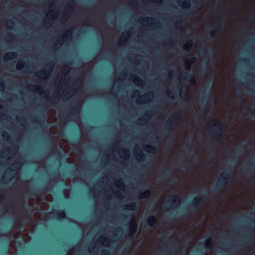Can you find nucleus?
Here are the masks:
<instances>
[{
    "label": "nucleus",
    "mask_w": 255,
    "mask_h": 255,
    "mask_svg": "<svg viewBox=\"0 0 255 255\" xmlns=\"http://www.w3.org/2000/svg\"><path fill=\"white\" fill-rule=\"evenodd\" d=\"M229 181V172H224L218 178L215 185L211 190V193L216 194L218 192L225 189Z\"/></svg>",
    "instance_id": "nucleus-1"
},
{
    "label": "nucleus",
    "mask_w": 255,
    "mask_h": 255,
    "mask_svg": "<svg viewBox=\"0 0 255 255\" xmlns=\"http://www.w3.org/2000/svg\"><path fill=\"white\" fill-rule=\"evenodd\" d=\"M209 130L211 133L212 140L216 145L218 144L222 138L223 128L220 124H217L210 128Z\"/></svg>",
    "instance_id": "nucleus-2"
},
{
    "label": "nucleus",
    "mask_w": 255,
    "mask_h": 255,
    "mask_svg": "<svg viewBox=\"0 0 255 255\" xmlns=\"http://www.w3.org/2000/svg\"><path fill=\"white\" fill-rule=\"evenodd\" d=\"M213 81H209L202 90V96L201 101L208 104L209 102V97L212 94V90L213 87Z\"/></svg>",
    "instance_id": "nucleus-3"
},
{
    "label": "nucleus",
    "mask_w": 255,
    "mask_h": 255,
    "mask_svg": "<svg viewBox=\"0 0 255 255\" xmlns=\"http://www.w3.org/2000/svg\"><path fill=\"white\" fill-rule=\"evenodd\" d=\"M150 208L151 214L154 215H151L148 217L146 220V225L149 228H153L155 224L157 223V218L156 217L157 213L155 211V204H154L153 206L149 207Z\"/></svg>",
    "instance_id": "nucleus-4"
},
{
    "label": "nucleus",
    "mask_w": 255,
    "mask_h": 255,
    "mask_svg": "<svg viewBox=\"0 0 255 255\" xmlns=\"http://www.w3.org/2000/svg\"><path fill=\"white\" fill-rule=\"evenodd\" d=\"M180 201V197L178 195L172 194L168 197V200L166 201L167 204L163 206L166 210L173 209L177 206L174 203Z\"/></svg>",
    "instance_id": "nucleus-5"
},
{
    "label": "nucleus",
    "mask_w": 255,
    "mask_h": 255,
    "mask_svg": "<svg viewBox=\"0 0 255 255\" xmlns=\"http://www.w3.org/2000/svg\"><path fill=\"white\" fill-rule=\"evenodd\" d=\"M207 193V191L204 190L203 193H200L199 196L195 197L190 204L189 209L192 211L197 210L202 205V197Z\"/></svg>",
    "instance_id": "nucleus-6"
},
{
    "label": "nucleus",
    "mask_w": 255,
    "mask_h": 255,
    "mask_svg": "<svg viewBox=\"0 0 255 255\" xmlns=\"http://www.w3.org/2000/svg\"><path fill=\"white\" fill-rule=\"evenodd\" d=\"M174 120H175V116L172 115L171 116H170V117L168 119V121L166 123V125H165V126L164 128V130L166 133H169L170 131V130H171V129L172 128V126L173 125V122H174Z\"/></svg>",
    "instance_id": "nucleus-7"
},
{
    "label": "nucleus",
    "mask_w": 255,
    "mask_h": 255,
    "mask_svg": "<svg viewBox=\"0 0 255 255\" xmlns=\"http://www.w3.org/2000/svg\"><path fill=\"white\" fill-rule=\"evenodd\" d=\"M151 195V191L148 189L145 190L144 191L140 192L137 193V196L140 199H143L147 198Z\"/></svg>",
    "instance_id": "nucleus-8"
},
{
    "label": "nucleus",
    "mask_w": 255,
    "mask_h": 255,
    "mask_svg": "<svg viewBox=\"0 0 255 255\" xmlns=\"http://www.w3.org/2000/svg\"><path fill=\"white\" fill-rule=\"evenodd\" d=\"M151 195V191L148 189L145 190L144 191L140 192L137 193V196L140 199H143L147 198Z\"/></svg>",
    "instance_id": "nucleus-9"
},
{
    "label": "nucleus",
    "mask_w": 255,
    "mask_h": 255,
    "mask_svg": "<svg viewBox=\"0 0 255 255\" xmlns=\"http://www.w3.org/2000/svg\"><path fill=\"white\" fill-rule=\"evenodd\" d=\"M193 44L192 40L191 39H188L183 46V50L186 52L189 51L193 47Z\"/></svg>",
    "instance_id": "nucleus-10"
},
{
    "label": "nucleus",
    "mask_w": 255,
    "mask_h": 255,
    "mask_svg": "<svg viewBox=\"0 0 255 255\" xmlns=\"http://www.w3.org/2000/svg\"><path fill=\"white\" fill-rule=\"evenodd\" d=\"M144 149L146 151L152 153H156L157 151V148L156 147L150 144L145 145L144 146Z\"/></svg>",
    "instance_id": "nucleus-11"
},
{
    "label": "nucleus",
    "mask_w": 255,
    "mask_h": 255,
    "mask_svg": "<svg viewBox=\"0 0 255 255\" xmlns=\"http://www.w3.org/2000/svg\"><path fill=\"white\" fill-rule=\"evenodd\" d=\"M50 71L47 70H44L37 73L36 76L42 78H45L50 74Z\"/></svg>",
    "instance_id": "nucleus-12"
},
{
    "label": "nucleus",
    "mask_w": 255,
    "mask_h": 255,
    "mask_svg": "<svg viewBox=\"0 0 255 255\" xmlns=\"http://www.w3.org/2000/svg\"><path fill=\"white\" fill-rule=\"evenodd\" d=\"M16 56L17 54L15 52L11 51L5 54L4 59L6 60L7 59H14L16 58Z\"/></svg>",
    "instance_id": "nucleus-13"
},
{
    "label": "nucleus",
    "mask_w": 255,
    "mask_h": 255,
    "mask_svg": "<svg viewBox=\"0 0 255 255\" xmlns=\"http://www.w3.org/2000/svg\"><path fill=\"white\" fill-rule=\"evenodd\" d=\"M136 203L132 202L126 205L125 209L129 210H133L135 209Z\"/></svg>",
    "instance_id": "nucleus-14"
},
{
    "label": "nucleus",
    "mask_w": 255,
    "mask_h": 255,
    "mask_svg": "<svg viewBox=\"0 0 255 255\" xmlns=\"http://www.w3.org/2000/svg\"><path fill=\"white\" fill-rule=\"evenodd\" d=\"M218 26L216 28H214L210 32L209 34L211 38H216L217 37L218 33Z\"/></svg>",
    "instance_id": "nucleus-15"
},
{
    "label": "nucleus",
    "mask_w": 255,
    "mask_h": 255,
    "mask_svg": "<svg viewBox=\"0 0 255 255\" xmlns=\"http://www.w3.org/2000/svg\"><path fill=\"white\" fill-rule=\"evenodd\" d=\"M57 218L59 219H63L66 218V213L64 210L60 211L57 215Z\"/></svg>",
    "instance_id": "nucleus-16"
},
{
    "label": "nucleus",
    "mask_w": 255,
    "mask_h": 255,
    "mask_svg": "<svg viewBox=\"0 0 255 255\" xmlns=\"http://www.w3.org/2000/svg\"><path fill=\"white\" fill-rule=\"evenodd\" d=\"M192 78V74L190 73H184V78L183 82L185 81H189Z\"/></svg>",
    "instance_id": "nucleus-17"
},
{
    "label": "nucleus",
    "mask_w": 255,
    "mask_h": 255,
    "mask_svg": "<svg viewBox=\"0 0 255 255\" xmlns=\"http://www.w3.org/2000/svg\"><path fill=\"white\" fill-rule=\"evenodd\" d=\"M205 246L207 248L209 249L210 250L212 249V243L210 239H208L207 240H206Z\"/></svg>",
    "instance_id": "nucleus-18"
},
{
    "label": "nucleus",
    "mask_w": 255,
    "mask_h": 255,
    "mask_svg": "<svg viewBox=\"0 0 255 255\" xmlns=\"http://www.w3.org/2000/svg\"><path fill=\"white\" fill-rule=\"evenodd\" d=\"M42 188L40 187V188H37L30 189L29 191L32 195H34L37 192H41L42 191Z\"/></svg>",
    "instance_id": "nucleus-19"
},
{
    "label": "nucleus",
    "mask_w": 255,
    "mask_h": 255,
    "mask_svg": "<svg viewBox=\"0 0 255 255\" xmlns=\"http://www.w3.org/2000/svg\"><path fill=\"white\" fill-rule=\"evenodd\" d=\"M161 175H164L167 177H171L172 176V173L170 170L167 169L163 173H161Z\"/></svg>",
    "instance_id": "nucleus-20"
},
{
    "label": "nucleus",
    "mask_w": 255,
    "mask_h": 255,
    "mask_svg": "<svg viewBox=\"0 0 255 255\" xmlns=\"http://www.w3.org/2000/svg\"><path fill=\"white\" fill-rule=\"evenodd\" d=\"M45 116H43L42 115H40L39 116H36V117H33V118L34 119H35L36 120H37V121H41V122H45Z\"/></svg>",
    "instance_id": "nucleus-21"
},
{
    "label": "nucleus",
    "mask_w": 255,
    "mask_h": 255,
    "mask_svg": "<svg viewBox=\"0 0 255 255\" xmlns=\"http://www.w3.org/2000/svg\"><path fill=\"white\" fill-rule=\"evenodd\" d=\"M180 3L183 4L185 7H187L190 4L189 0H179Z\"/></svg>",
    "instance_id": "nucleus-22"
},
{
    "label": "nucleus",
    "mask_w": 255,
    "mask_h": 255,
    "mask_svg": "<svg viewBox=\"0 0 255 255\" xmlns=\"http://www.w3.org/2000/svg\"><path fill=\"white\" fill-rule=\"evenodd\" d=\"M133 80L135 83H140L142 82L141 80L136 75H133Z\"/></svg>",
    "instance_id": "nucleus-23"
},
{
    "label": "nucleus",
    "mask_w": 255,
    "mask_h": 255,
    "mask_svg": "<svg viewBox=\"0 0 255 255\" xmlns=\"http://www.w3.org/2000/svg\"><path fill=\"white\" fill-rule=\"evenodd\" d=\"M185 24V23L184 22V21H183L182 20H180L176 22L175 25L176 27H179L182 26Z\"/></svg>",
    "instance_id": "nucleus-24"
},
{
    "label": "nucleus",
    "mask_w": 255,
    "mask_h": 255,
    "mask_svg": "<svg viewBox=\"0 0 255 255\" xmlns=\"http://www.w3.org/2000/svg\"><path fill=\"white\" fill-rule=\"evenodd\" d=\"M6 24L7 25L9 26V28H10L11 27H12L14 25V21L11 19H8L6 21Z\"/></svg>",
    "instance_id": "nucleus-25"
},
{
    "label": "nucleus",
    "mask_w": 255,
    "mask_h": 255,
    "mask_svg": "<svg viewBox=\"0 0 255 255\" xmlns=\"http://www.w3.org/2000/svg\"><path fill=\"white\" fill-rule=\"evenodd\" d=\"M101 241L106 245L109 244V240L104 237H102L101 238Z\"/></svg>",
    "instance_id": "nucleus-26"
},
{
    "label": "nucleus",
    "mask_w": 255,
    "mask_h": 255,
    "mask_svg": "<svg viewBox=\"0 0 255 255\" xmlns=\"http://www.w3.org/2000/svg\"><path fill=\"white\" fill-rule=\"evenodd\" d=\"M129 217L131 219V224H133L134 226H135V221L134 218V214L133 213L129 214Z\"/></svg>",
    "instance_id": "nucleus-27"
},
{
    "label": "nucleus",
    "mask_w": 255,
    "mask_h": 255,
    "mask_svg": "<svg viewBox=\"0 0 255 255\" xmlns=\"http://www.w3.org/2000/svg\"><path fill=\"white\" fill-rule=\"evenodd\" d=\"M25 63L23 61H20L18 62V65H17V68L18 70L21 69L22 67L24 66Z\"/></svg>",
    "instance_id": "nucleus-28"
},
{
    "label": "nucleus",
    "mask_w": 255,
    "mask_h": 255,
    "mask_svg": "<svg viewBox=\"0 0 255 255\" xmlns=\"http://www.w3.org/2000/svg\"><path fill=\"white\" fill-rule=\"evenodd\" d=\"M5 88L4 82L2 79H0V90H3Z\"/></svg>",
    "instance_id": "nucleus-29"
},
{
    "label": "nucleus",
    "mask_w": 255,
    "mask_h": 255,
    "mask_svg": "<svg viewBox=\"0 0 255 255\" xmlns=\"http://www.w3.org/2000/svg\"><path fill=\"white\" fill-rule=\"evenodd\" d=\"M209 116V111L208 109H204V117L205 119H207Z\"/></svg>",
    "instance_id": "nucleus-30"
},
{
    "label": "nucleus",
    "mask_w": 255,
    "mask_h": 255,
    "mask_svg": "<svg viewBox=\"0 0 255 255\" xmlns=\"http://www.w3.org/2000/svg\"><path fill=\"white\" fill-rule=\"evenodd\" d=\"M117 183L119 184V187H124L125 186L124 182L122 179H121L118 180Z\"/></svg>",
    "instance_id": "nucleus-31"
},
{
    "label": "nucleus",
    "mask_w": 255,
    "mask_h": 255,
    "mask_svg": "<svg viewBox=\"0 0 255 255\" xmlns=\"http://www.w3.org/2000/svg\"><path fill=\"white\" fill-rule=\"evenodd\" d=\"M184 61H185V64L188 66V70H190L191 69V67H190V63L189 61V60L186 58H184Z\"/></svg>",
    "instance_id": "nucleus-32"
},
{
    "label": "nucleus",
    "mask_w": 255,
    "mask_h": 255,
    "mask_svg": "<svg viewBox=\"0 0 255 255\" xmlns=\"http://www.w3.org/2000/svg\"><path fill=\"white\" fill-rule=\"evenodd\" d=\"M187 95V92L186 88H182L181 91V96H185Z\"/></svg>",
    "instance_id": "nucleus-33"
},
{
    "label": "nucleus",
    "mask_w": 255,
    "mask_h": 255,
    "mask_svg": "<svg viewBox=\"0 0 255 255\" xmlns=\"http://www.w3.org/2000/svg\"><path fill=\"white\" fill-rule=\"evenodd\" d=\"M123 153L126 157H128L129 156L130 152L129 150L127 149H123Z\"/></svg>",
    "instance_id": "nucleus-34"
},
{
    "label": "nucleus",
    "mask_w": 255,
    "mask_h": 255,
    "mask_svg": "<svg viewBox=\"0 0 255 255\" xmlns=\"http://www.w3.org/2000/svg\"><path fill=\"white\" fill-rule=\"evenodd\" d=\"M137 156L139 157L140 160L143 161L144 160V156L143 155L142 152H140L139 154L136 153Z\"/></svg>",
    "instance_id": "nucleus-35"
},
{
    "label": "nucleus",
    "mask_w": 255,
    "mask_h": 255,
    "mask_svg": "<svg viewBox=\"0 0 255 255\" xmlns=\"http://www.w3.org/2000/svg\"><path fill=\"white\" fill-rule=\"evenodd\" d=\"M17 164L18 163H14L12 165V169L10 170L11 171H14L16 170H17L18 168V167L17 166Z\"/></svg>",
    "instance_id": "nucleus-36"
},
{
    "label": "nucleus",
    "mask_w": 255,
    "mask_h": 255,
    "mask_svg": "<svg viewBox=\"0 0 255 255\" xmlns=\"http://www.w3.org/2000/svg\"><path fill=\"white\" fill-rule=\"evenodd\" d=\"M146 116H148V114H145L144 117H143L141 119H139V121L140 122V123H145L146 122V120L145 119V117Z\"/></svg>",
    "instance_id": "nucleus-37"
},
{
    "label": "nucleus",
    "mask_w": 255,
    "mask_h": 255,
    "mask_svg": "<svg viewBox=\"0 0 255 255\" xmlns=\"http://www.w3.org/2000/svg\"><path fill=\"white\" fill-rule=\"evenodd\" d=\"M3 138L5 140H9L10 139L9 136L7 135V133L4 132L2 134Z\"/></svg>",
    "instance_id": "nucleus-38"
},
{
    "label": "nucleus",
    "mask_w": 255,
    "mask_h": 255,
    "mask_svg": "<svg viewBox=\"0 0 255 255\" xmlns=\"http://www.w3.org/2000/svg\"><path fill=\"white\" fill-rule=\"evenodd\" d=\"M101 255H110V253L108 251L104 250L102 251Z\"/></svg>",
    "instance_id": "nucleus-39"
},
{
    "label": "nucleus",
    "mask_w": 255,
    "mask_h": 255,
    "mask_svg": "<svg viewBox=\"0 0 255 255\" xmlns=\"http://www.w3.org/2000/svg\"><path fill=\"white\" fill-rule=\"evenodd\" d=\"M116 231L118 233L122 234L123 233V229L121 227H119L116 229Z\"/></svg>",
    "instance_id": "nucleus-40"
},
{
    "label": "nucleus",
    "mask_w": 255,
    "mask_h": 255,
    "mask_svg": "<svg viewBox=\"0 0 255 255\" xmlns=\"http://www.w3.org/2000/svg\"><path fill=\"white\" fill-rule=\"evenodd\" d=\"M10 180V178L8 177V176H5L3 178V179L2 180L4 182H7L8 181Z\"/></svg>",
    "instance_id": "nucleus-41"
},
{
    "label": "nucleus",
    "mask_w": 255,
    "mask_h": 255,
    "mask_svg": "<svg viewBox=\"0 0 255 255\" xmlns=\"http://www.w3.org/2000/svg\"><path fill=\"white\" fill-rule=\"evenodd\" d=\"M149 20H154L152 18H146L143 19L144 22H148Z\"/></svg>",
    "instance_id": "nucleus-42"
},
{
    "label": "nucleus",
    "mask_w": 255,
    "mask_h": 255,
    "mask_svg": "<svg viewBox=\"0 0 255 255\" xmlns=\"http://www.w3.org/2000/svg\"><path fill=\"white\" fill-rule=\"evenodd\" d=\"M168 96L171 99L174 98V96L173 94L172 93H171L170 92H169Z\"/></svg>",
    "instance_id": "nucleus-43"
},
{
    "label": "nucleus",
    "mask_w": 255,
    "mask_h": 255,
    "mask_svg": "<svg viewBox=\"0 0 255 255\" xmlns=\"http://www.w3.org/2000/svg\"><path fill=\"white\" fill-rule=\"evenodd\" d=\"M68 6H69V7H70V8H69V10H72L73 9V5L72 4V3L71 2H69L68 4Z\"/></svg>",
    "instance_id": "nucleus-44"
},
{
    "label": "nucleus",
    "mask_w": 255,
    "mask_h": 255,
    "mask_svg": "<svg viewBox=\"0 0 255 255\" xmlns=\"http://www.w3.org/2000/svg\"><path fill=\"white\" fill-rule=\"evenodd\" d=\"M63 40H66V37L65 36H63L62 39H59V40H58V42L59 43H60V44L62 43V42H63Z\"/></svg>",
    "instance_id": "nucleus-45"
},
{
    "label": "nucleus",
    "mask_w": 255,
    "mask_h": 255,
    "mask_svg": "<svg viewBox=\"0 0 255 255\" xmlns=\"http://www.w3.org/2000/svg\"><path fill=\"white\" fill-rule=\"evenodd\" d=\"M121 217L122 219H125L128 218V216L126 214H121Z\"/></svg>",
    "instance_id": "nucleus-46"
},
{
    "label": "nucleus",
    "mask_w": 255,
    "mask_h": 255,
    "mask_svg": "<svg viewBox=\"0 0 255 255\" xmlns=\"http://www.w3.org/2000/svg\"><path fill=\"white\" fill-rule=\"evenodd\" d=\"M209 52L212 55H215L214 50L212 48L210 49Z\"/></svg>",
    "instance_id": "nucleus-47"
},
{
    "label": "nucleus",
    "mask_w": 255,
    "mask_h": 255,
    "mask_svg": "<svg viewBox=\"0 0 255 255\" xmlns=\"http://www.w3.org/2000/svg\"><path fill=\"white\" fill-rule=\"evenodd\" d=\"M75 109H74V108H73V109L71 110V111L70 112V115H71V116H73V115H74V113H75Z\"/></svg>",
    "instance_id": "nucleus-48"
},
{
    "label": "nucleus",
    "mask_w": 255,
    "mask_h": 255,
    "mask_svg": "<svg viewBox=\"0 0 255 255\" xmlns=\"http://www.w3.org/2000/svg\"><path fill=\"white\" fill-rule=\"evenodd\" d=\"M95 247V245L94 244H92L90 246V248H89V251L91 249H94Z\"/></svg>",
    "instance_id": "nucleus-49"
},
{
    "label": "nucleus",
    "mask_w": 255,
    "mask_h": 255,
    "mask_svg": "<svg viewBox=\"0 0 255 255\" xmlns=\"http://www.w3.org/2000/svg\"><path fill=\"white\" fill-rule=\"evenodd\" d=\"M115 195L117 196H119L120 195V193H119V192L118 191H116L115 192Z\"/></svg>",
    "instance_id": "nucleus-50"
},
{
    "label": "nucleus",
    "mask_w": 255,
    "mask_h": 255,
    "mask_svg": "<svg viewBox=\"0 0 255 255\" xmlns=\"http://www.w3.org/2000/svg\"><path fill=\"white\" fill-rule=\"evenodd\" d=\"M77 140H75V139L71 140L72 144L75 143L76 142H77Z\"/></svg>",
    "instance_id": "nucleus-51"
},
{
    "label": "nucleus",
    "mask_w": 255,
    "mask_h": 255,
    "mask_svg": "<svg viewBox=\"0 0 255 255\" xmlns=\"http://www.w3.org/2000/svg\"><path fill=\"white\" fill-rule=\"evenodd\" d=\"M201 53H202L203 54H205L206 53V50H201Z\"/></svg>",
    "instance_id": "nucleus-52"
},
{
    "label": "nucleus",
    "mask_w": 255,
    "mask_h": 255,
    "mask_svg": "<svg viewBox=\"0 0 255 255\" xmlns=\"http://www.w3.org/2000/svg\"><path fill=\"white\" fill-rule=\"evenodd\" d=\"M76 171L78 172V173H80L81 172V169L80 168H77Z\"/></svg>",
    "instance_id": "nucleus-53"
},
{
    "label": "nucleus",
    "mask_w": 255,
    "mask_h": 255,
    "mask_svg": "<svg viewBox=\"0 0 255 255\" xmlns=\"http://www.w3.org/2000/svg\"><path fill=\"white\" fill-rule=\"evenodd\" d=\"M129 231H130V232H131V233H133V232H134V230H133V229L132 227L130 228V229H129Z\"/></svg>",
    "instance_id": "nucleus-54"
},
{
    "label": "nucleus",
    "mask_w": 255,
    "mask_h": 255,
    "mask_svg": "<svg viewBox=\"0 0 255 255\" xmlns=\"http://www.w3.org/2000/svg\"><path fill=\"white\" fill-rule=\"evenodd\" d=\"M4 116L2 113L0 112V118H2Z\"/></svg>",
    "instance_id": "nucleus-55"
},
{
    "label": "nucleus",
    "mask_w": 255,
    "mask_h": 255,
    "mask_svg": "<svg viewBox=\"0 0 255 255\" xmlns=\"http://www.w3.org/2000/svg\"><path fill=\"white\" fill-rule=\"evenodd\" d=\"M238 98H239V99L240 100V101L242 102V98L241 96L239 95Z\"/></svg>",
    "instance_id": "nucleus-56"
},
{
    "label": "nucleus",
    "mask_w": 255,
    "mask_h": 255,
    "mask_svg": "<svg viewBox=\"0 0 255 255\" xmlns=\"http://www.w3.org/2000/svg\"><path fill=\"white\" fill-rule=\"evenodd\" d=\"M30 87H31V88L34 89L36 88V86L34 85H30Z\"/></svg>",
    "instance_id": "nucleus-57"
},
{
    "label": "nucleus",
    "mask_w": 255,
    "mask_h": 255,
    "mask_svg": "<svg viewBox=\"0 0 255 255\" xmlns=\"http://www.w3.org/2000/svg\"><path fill=\"white\" fill-rule=\"evenodd\" d=\"M119 86H117L116 87H114V89L115 90H118V89H119Z\"/></svg>",
    "instance_id": "nucleus-58"
},
{
    "label": "nucleus",
    "mask_w": 255,
    "mask_h": 255,
    "mask_svg": "<svg viewBox=\"0 0 255 255\" xmlns=\"http://www.w3.org/2000/svg\"><path fill=\"white\" fill-rule=\"evenodd\" d=\"M8 251H9V247L8 248H6V250H5V252L6 253H8Z\"/></svg>",
    "instance_id": "nucleus-59"
},
{
    "label": "nucleus",
    "mask_w": 255,
    "mask_h": 255,
    "mask_svg": "<svg viewBox=\"0 0 255 255\" xmlns=\"http://www.w3.org/2000/svg\"><path fill=\"white\" fill-rule=\"evenodd\" d=\"M240 59H241V60L243 61H247V59H242V58H241Z\"/></svg>",
    "instance_id": "nucleus-60"
},
{
    "label": "nucleus",
    "mask_w": 255,
    "mask_h": 255,
    "mask_svg": "<svg viewBox=\"0 0 255 255\" xmlns=\"http://www.w3.org/2000/svg\"><path fill=\"white\" fill-rule=\"evenodd\" d=\"M7 37H8V39H11V36L10 35V34H8Z\"/></svg>",
    "instance_id": "nucleus-61"
},
{
    "label": "nucleus",
    "mask_w": 255,
    "mask_h": 255,
    "mask_svg": "<svg viewBox=\"0 0 255 255\" xmlns=\"http://www.w3.org/2000/svg\"><path fill=\"white\" fill-rule=\"evenodd\" d=\"M213 150H217V148H216V147H213Z\"/></svg>",
    "instance_id": "nucleus-62"
},
{
    "label": "nucleus",
    "mask_w": 255,
    "mask_h": 255,
    "mask_svg": "<svg viewBox=\"0 0 255 255\" xmlns=\"http://www.w3.org/2000/svg\"><path fill=\"white\" fill-rule=\"evenodd\" d=\"M149 94H146V95H144L143 97L144 98H145L147 97V96H149Z\"/></svg>",
    "instance_id": "nucleus-63"
},
{
    "label": "nucleus",
    "mask_w": 255,
    "mask_h": 255,
    "mask_svg": "<svg viewBox=\"0 0 255 255\" xmlns=\"http://www.w3.org/2000/svg\"><path fill=\"white\" fill-rule=\"evenodd\" d=\"M253 104L254 105H255V100L253 101Z\"/></svg>",
    "instance_id": "nucleus-64"
}]
</instances>
